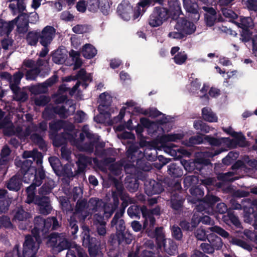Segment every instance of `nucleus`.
<instances>
[{"label":"nucleus","instance_id":"nucleus-1","mask_svg":"<svg viewBox=\"0 0 257 257\" xmlns=\"http://www.w3.org/2000/svg\"><path fill=\"white\" fill-rule=\"evenodd\" d=\"M24 159L32 158L23 161L18 159L15 160V164L18 167L21 168V173L23 175V181L25 183H29L31 180H33L32 184L27 189L28 198L26 202L28 203L32 201L34 198V189L36 186H40L42 183V180L44 178L45 173L43 170L38 171L36 174L35 168L31 166L32 161L37 159V161H41L42 155L37 150L33 151H25L23 154Z\"/></svg>","mask_w":257,"mask_h":257},{"label":"nucleus","instance_id":"nucleus-2","mask_svg":"<svg viewBox=\"0 0 257 257\" xmlns=\"http://www.w3.org/2000/svg\"><path fill=\"white\" fill-rule=\"evenodd\" d=\"M144 215L145 216L144 227L147 231H148L149 235L151 237H156L158 244L160 248L163 247L166 251L170 254H174L176 251V245L171 240H169L170 243H171V244L170 245V247L167 246L166 244V240L164 238V235L162 232V228L160 227L156 228L155 233L151 232L150 231L152 228H153L155 224V218L150 214L147 215L144 214Z\"/></svg>","mask_w":257,"mask_h":257},{"label":"nucleus","instance_id":"nucleus-3","mask_svg":"<svg viewBox=\"0 0 257 257\" xmlns=\"http://www.w3.org/2000/svg\"><path fill=\"white\" fill-rule=\"evenodd\" d=\"M35 226L32 230L33 236H27L26 240L28 237H35L38 238L39 242H40V235L41 233L42 234L46 233L52 227L53 229H56L59 226L58 221L55 217L49 218L46 220H44L41 217H37L35 219Z\"/></svg>","mask_w":257,"mask_h":257},{"label":"nucleus","instance_id":"nucleus-4","mask_svg":"<svg viewBox=\"0 0 257 257\" xmlns=\"http://www.w3.org/2000/svg\"><path fill=\"white\" fill-rule=\"evenodd\" d=\"M17 23V27L19 32L23 33L27 30L28 25V16L26 14H22L18 17L11 22H5L0 20V35H8L14 28L15 24Z\"/></svg>","mask_w":257,"mask_h":257},{"label":"nucleus","instance_id":"nucleus-5","mask_svg":"<svg viewBox=\"0 0 257 257\" xmlns=\"http://www.w3.org/2000/svg\"><path fill=\"white\" fill-rule=\"evenodd\" d=\"M64 127L65 132L63 135L64 140L70 141L72 144L75 145L74 139L76 137L77 131L73 129L72 124H66L62 121L52 122L50 124V127L52 131H58L61 127Z\"/></svg>","mask_w":257,"mask_h":257},{"label":"nucleus","instance_id":"nucleus-6","mask_svg":"<svg viewBox=\"0 0 257 257\" xmlns=\"http://www.w3.org/2000/svg\"><path fill=\"white\" fill-rule=\"evenodd\" d=\"M168 12L163 8H156L150 16L149 23L153 27L161 25L168 18Z\"/></svg>","mask_w":257,"mask_h":257},{"label":"nucleus","instance_id":"nucleus-7","mask_svg":"<svg viewBox=\"0 0 257 257\" xmlns=\"http://www.w3.org/2000/svg\"><path fill=\"white\" fill-rule=\"evenodd\" d=\"M39 248V242L36 237H28L24 244V257H36Z\"/></svg>","mask_w":257,"mask_h":257},{"label":"nucleus","instance_id":"nucleus-8","mask_svg":"<svg viewBox=\"0 0 257 257\" xmlns=\"http://www.w3.org/2000/svg\"><path fill=\"white\" fill-rule=\"evenodd\" d=\"M216 232L224 237L228 236V233L222 228L218 226L209 227L206 231L202 228H199L196 232V236L198 239L204 240L210 233Z\"/></svg>","mask_w":257,"mask_h":257},{"label":"nucleus","instance_id":"nucleus-9","mask_svg":"<svg viewBox=\"0 0 257 257\" xmlns=\"http://www.w3.org/2000/svg\"><path fill=\"white\" fill-rule=\"evenodd\" d=\"M55 29L49 26L45 27L39 34L40 43L44 47H47L52 42L55 36Z\"/></svg>","mask_w":257,"mask_h":257},{"label":"nucleus","instance_id":"nucleus-10","mask_svg":"<svg viewBox=\"0 0 257 257\" xmlns=\"http://www.w3.org/2000/svg\"><path fill=\"white\" fill-rule=\"evenodd\" d=\"M4 128V132L5 135L11 136L13 135H17L20 137H26L29 136L30 134V132L27 130L24 132V130L26 128L18 127L16 130L14 129L12 124L10 122H7V123L4 122L0 123V128Z\"/></svg>","mask_w":257,"mask_h":257},{"label":"nucleus","instance_id":"nucleus-11","mask_svg":"<svg viewBox=\"0 0 257 257\" xmlns=\"http://www.w3.org/2000/svg\"><path fill=\"white\" fill-rule=\"evenodd\" d=\"M175 29L181 31L185 35V34L190 35L193 33L196 30V27L193 23L187 21L183 18H179L175 26Z\"/></svg>","mask_w":257,"mask_h":257},{"label":"nucleus","instance_id":"nucleus-12","mask_svg":"<svg viewBox=\"0 0 257 257\" xmlns=\"http://www.w3.org/2000/svg\"><path fill=\"white\" fill-rule=\"evenodd\" d=\"M23 75V72L19 71L18 72L16 73L13 77H11L10 74L7 72L2 73L1 76L3 78L10 80L11 89L15 92H16L18 89L17 85L19 84Z\"/></svg>","mask_w":257,"mask_h":257},{"label":"nucleus","instance_id":"nucleus-13","mask_svg":"<svg viewBox=\"0 0 257 257\" xmlns=\"http://www.w3.org/2000/svg\"><path fill=\"white\" fill-rule=\"evenodd\" d=\"M34 201L39 206L40 212L43 214H48L50 213L52 207L49 204V200L48 197H44L41 198H35L30 202Z\"/></svg>","mask_w":257,"mask_h":257},{"label":"nucleus","instance_id":"nucleus-14","mask_svg":"<svg viewBox=\"0 0 257 257\" xmlns=\"http://www.w3.org/2000/svg\"><path fill=\"white\" fill-rule=\"evenodd\" d=\"M133 8L126 2L121 3L117 7V12L120 17L125 21L130 20L133 14Z\"/></svg>","mask_w":257,"mask_h":257},{"label":"nucleus","instance_id":"nucleus-15","mask_svg":"<svg viewBox=\"0 0 257 257\" xmlns=\"http://www.w3.org/2000/svg\"><path fill=\"white\" fill-rule=\"evenodd\" d=\"M112 101V97L108 92H104L99 96L98 102V110L100 113H103L107 112L108 106Z\"/></svg>","mask_w":257,"mask_h":257},{"label":"nucleus","instance_id":"nucleus-16","mask_svg":"<svg viewBox=\"0 0 257 257\" xmlns=\"http://www.w3.org/2000/svg\"><path fill=\"white\" fill-rule=\"evenodd\" d=\"M183 6L187 12L194 15L193 18L194 21H198L199 19L200 15L198 13V5L195 0H183Z\"/></svg>","mask_w":257,"mask_h":257},{"label":"nucleus","instance_id":"nucleus-17","mask_svg":"<svg viewBox=\"0 0 257 257\" xmlns=\"http://www.w3.org/2000/svg\"><path fill=\"white\" fill-rule=\"evenodd\" d=\"M202 9L206 12L205 14L206 25L209 27L212 26L216 20L215 11L212 8L203 7Z\"/></svg>","mask_w":257,"mask_h":257},{"label":"nucleus","instance_id":"nucleus-18","mask_svg":"<svg viewBox=\"0 0 257 257\" xmlns=\"http://www.w3.org/2000/svg\"><path fill=\"white\" fill-rule=\"evenodd\" d=\"M202 116L204 120L210 122H216L218 121V117L208 107H205L202 109Z\"/></svg>","mask_w":257,"mask_h":257},{"label":"nucleus","instance_id":"nucleus-19","mask_svg":"<svg viewBox=\"0 0 257 257\" xmlns=\"http://www.w3.org/2000/svg\"><path fill=\"white\" fill-rule=\"evenodd\" d=\"M82 55L87 59L94 57L97 54L96 49L91 44H85L82 49Z\"/></svg>","mask_w":257,"mask_h":257},{"label":"nucleus","instance_id":"nucleus-20","mask_svg":"<svg viewBox=\"0 0 257 257\" xmlns=\"http://www.w3.org/2000/svg\"><path fill=\"white\" fill-rule=\"evenodd\" d=\"M66 58L67 53L64 49H58L53 54V61L57 64H62Z\"/></svg>","mask_w":257,"mask_h":257},{"label":"nucleus","instance_id":"nucleus-21","mask_svg":"<svg viewBox=\"0 0 257 257\" xmlns=\"http://www.w3.org/2000/svg\"><path fill=\"white\" fill-rule=\"evenodd\" d=\"M207 239L211 243L213 249L215 248L216 249H219L222 246V242L221 238L218 236H217L214 234V232L210 233V234L207 236Z\"/></svg>","mask_w":257,"mask_h":257},{"label":"nucleus","instance_id":"nucleus-22","mask_svg":"<svg viewBox=\"0 0 257 257\" xmlns=\"http://www.w3.org/2000/svg\"><path fill=\"white\" fill-rule=\"evenodd\" d=\"M77 253L79 257H88L79 246L74 245L67 252L66 257H76L75 253Z\"/></svg>","mask_w":257,"mask_h":257},{"label":"nucleus","instance_id":"nucleus-23","mask_svg":"<svg viewBox=\"0 0 257 257\" xmlns=\"http://www.w3.org/2000/svg\"><path fill=\"white\" fill-rule=\"evenodd\" d=\"M7 191L0 190V213L6 212L8 209L9 202L6 196Z\"/></svg>","mask_w":257,"mask_h":257},{"label":"nucleus","instance_id":"nucleus-24","mask_svg":"<svg viewBox=\"0 0 257 257\" xmlns=\"http://www.w3.org/2000/svg\"><path fill=\"white\" fill-rule=\"evenodd\" d=\"M7 187L10 190L18 191L20 189L21 179L17 175L13 177L8 182Z\"/></svg>","mask_w":257,"mask_h":257},{"label":"nucleus","instance_id":"nucleus-25","mask_svg":"<svg viewBox=\"0 0 257 257\" xmlns=\"http://www.w3.org/2000/svg\"><path fill=\"white\" fill-rule=\"evenodd\" d=\"M30 217V214L25 212L22 208H18L15 211L14 215L15 220L23 221Z\"/></svg>","mask_w":257,"mask_h":257},{"label":"nucleus","instance_id":"nucleus-26","mask_svg":"<svg viewBox=\"0 0 257 257\" xmlns=\"http://www.w3.org/2000/svg\"><path fill=\"white\" fill-rule=\"evenodd\" d=\"M240 23H237L239 27L244 29H248L253 26L252 19L250 17L241 18Z\"/></svg>","mask_w":257,"mask_h":257},{"label":"nucleus","instance_id":"nucleus-27","mask_svg":"<svg viewBox=\"0 0 257 257\" xmlns=\"http://www.w3.org/2000/svg\"><path fill=\"white\" fill-rule=\"evenodd\" d=\"M39 38V33L36 32H29L27 36V41L30 45H35Z\"/></svg>","mask_w":257,"mask_h":257},{"label":"nucleus","instance_id":"nucleus-28","mask_svg":"<svg viewBox=\"0 0 257 257\" xmlns=\"http://www.w3.org/2000/svg\"><path fill=\"white\" fill-rule=\"evenodd\" d=\"M61 236L56 233L52 234L47 241L48 245L52 247H57L59 240H61Z\"/></svg>","mask_w":257,"mask_h":257},{"label":"nucleus","instance_id":"nucleus-29","mask_svg":"<svg viewBox=\"0 0 257 257\" xmlns=\"http://www.w3.org/2000/svg\"><path fill=\"white\" fill-rule=\"evenodd\" d=\"M187 59V55L184 52H178L175 55L173 59L175 63L178 65L184 64Z\"/></svg>","mask_w":257,"mask_h":257},{"label":"nucleus","instance_id":"nucleus-30","mask_svg":"<svg viewBox=\"0 0 257 257\" xmlns=\"http://www.w3.org/2000/svg\"><path fill=\"white\" fill-rule=\"evenodd\" d=\"M91 160L89 158L83 155H80L77 162L78 166L80 171H83L87 164L90 163Z\"/></svg>","mask_w":257,"mask_h":257},{"label":"nucleus","instance_id":"nucleus-31","mask_svg":"<svg viewBox=\"0 0 257 257\" xmlns=\"http://www.w3.org/2000/svg\"><path fill=\"white\" fill-rule=\"evenodd\" d=\"M253 209L251 207H245L243 209V217L244 221L246 222H250L252 220V213Z\"/></svg>","mask_w":257,"mask_h":257},{"label":"nucleus","instance_id":"nucleus-32","mask_svg":"<svg viewBox=\"0 0 257 257\" xmlns=\"http://www.w3.org/2000/svg\"><path fill=\"white\" fill-rule=\"evenodd\" d=\"M183 135L182 134H171L165 135L164 139L166 141L176 142L183 138Z\"/></svg>","mask_w":257,"mask_h":257},{"label":"nucleus","instance_id":"nucleus-33","mask_svg":"<svg viewBox=\"0 0 257 257\" xmlns=\"http://www.w3.org/2000/svg\"><path fill=\"white\" fill-rule=\"evenodd\" d=\"M99 7L104 15H107L110 10L109 4L107 0H101L99 2Z\"/></svg>","mask_w":257,"mask_h":257},{"label":"nucleus","instance_id":"nucleus-34","mask_svg":"<svg viewBox=\"0 0 257 257\" xmlns=\"http://www.w3.org/2000/svg\"><path fill=\"white\" fill-rule=\"evenodd\" d=\"M72 30L75 33L82 34L88 32L89 28L88 26L85 25H77L74 26Z\"/></svg>","mask_w":257,"mask_h":257},{"label":"nucleus","instance_id":"nucleus-35","mask_svg":"<svg viewBox=\"0 0 257 257\" xmlns=\"http://www.w3.org/2000/svg\"><path fill=\"white\" fill-rule=\"evenodd\" d=\"M77 78L82 79L85 81H91L92 77L90 74H86L84 69H81L78 73Z\"/></svg>","mask_w":257,"mask_h":257},{"label":"nucleus","instance_id":"nucleus-36","mask_svg":"<svg viewBox=\"0 0 257 257\" xmlns=\"http://www.w3.org/2000/svg\"><path fill=\"white\" fill-rule=\"evenodd\" d=\"M151 183L152 184L153 187L152 189L149 192L150 194H159L162 191V187L159 183L155 182V181H153L152 182H151Z\"/></svg>","mask_w":257,"mask_h":257},{"label":"nucleus","instance_id":"nucleus-37","mask_svg":"<svg viewBox=\"0 0 257 257\" xmlns=\"http://www.w3.org/2000/svg\"><path fill=\"white\" fill-rule=\"evenodd\" d=\"M231 242L235 245L241 246L243 248L247 250H250L251 249V246L247 244L244 241L237 238H233L231 240Z\"/></svg>","mask_w":257,"mask_h":257},{"label":"nucleus","instance_id":"nucleus-38","mask_svg":"<svg viewBox=\"0 0 257 257\" xmlns=\"http://www.w3.org/2000/svg\"><path fill=\"white\" fill-rule=\"evenodd\" d=\"M168 171L169 174L174 177H178L181 174L180 170L178 168H176L174 164H171L168 166Z\"/></svg>","mask_w":257,"mask_h":257},{"label":"nucleus","instance_id":"nucleus-39","mask_svg":"<svg viewBox=\"0 0 257 257\" xmlns=\"http://www.w3.org/2000/svg\"><path fill=\"white\" fill-rule=\"evenodd\" d=\"M252 34L253 32H250L248 29H242L241 34V38L240 39L242 41L247 42L249 41Z\"/></svg>","mask_w":257,"mask_h":257},{"label":"nucleus","instance_id":"nucleus-40","mask_svg":"<svg viewBox=\"0 0 257 257\" xmlns=\"http://www.w3.org/2000/svg\"><path fill=\"white\" fill-rule=\"evenodd\" d=\"M172 234L173 236L177 239H180L182 237V233L181 229L176 226H173L172 228Z\"/></svg>","mask_w":257,"mask_h":257},{"label":"nucleus","instance_id":"nucleus-41","mask_svg":"<svg viewBox=\"0 0 257 257\" xmlns=\"http://www.w3.org/2000/svg\"><path fill=\"white\" fill-rule=\"evenodd\" d=\"M76 215V214H75L73 216L71 217L70 220L69 221V225L72 229L71 233L73 234H75V233H76L78 230V226L76 225V222L75 217Z\"/></svg>","mask_w":257,"mask_h":257},{"label":"nucleus","instance_id":"nucleus-42","mask_svg":"<svg viewBox=\"0 0 257 257\" xmlns=\"http://www.w3.org/2000/svg\"><path fill=\"white\" fill-rule=\"evenodd\" d=\"M83 241L86 243L91 244L92 241L90 238L89 231L87 226H83Z\"/></svg>","mask_w":257,"mask_h":257},{"label":"nucleus","instance_id":"nucleus-43","mask_svg":"<svg viewBox=\"0 0 257 257\" xmlns=\"http://www.w3.org/2000/svg\"><path fill=\"white\" fill-rule=\"evenodd\" d=\"M233 137L236 140L238 144L241 146H245L246 145V142L245 141V138L244 136L242 134V133H236Z\"/></svg>","mask_w":257,"mask_h":257},{"label":"nucleus","instance_id":"nucleus-44","mask_svg":"<svg viewBox=\"0 0 257 257\" xmlns=\"http://www.w3.org/2000/svg\"><path fill=\"white\" fill-rule=\"evenodd\" d=\"M233 137L236 140L238 144L241 146H245L246 145V142L245 141V138L244 136L242 134V133H236Z\"/></svg>","mask_w":257,"mask_h":257},{"label":"nucleus","instance_id":"nucleus-45","mask_svg":"<svg viewBox=\"0 0 257 257\" xmlns=\"http://www.w3.org/2000/svg\"><path fill=\"white\" fill-rule=\"evenodd\" d=\"M56 113L59 114L62 117H66L69 115L67 110L62 105H59L55 108Z\"/></svg>","mask_w":257,"mask_h":257},{"label":"nucleus","instance_id":"nucleus-46","mask_svg":"<svg viewBox=\"0 0 257 257\" xmlns=\"http://www.w3.org/2000/svg\"><path fill=\"white\" fill-rule=\"evenodd\" d=\"M200 86V83L198 79L193 81L190 85V91L193 93H199V88Z\"/></svg>","mask_w":257,"mask_h":257},{"label":"nucleus","instance_id":"nucleus-47","mask_svg":"<svg viewBox=\"0 0 257 257\" xmlns=\"http://www.w3.org/2000/svg\"><path fill=\"white\" fill-rule=\"evenodd\" d=\"M10 153L11 151L9 148L7 146H4L2 150L1 153V159L3 161H7L8 157L10 154Z\"/></svg>","mask_w":257,"mask_h":257},{"label":"nucleus","instance_id":"nucleus-48","mask_svg":"<svg viewBox=\"0 0 257 257\" xmlns=\"http://www.w3.org/2000/svg\"><path fill=\"white\" fill-rule=\"evenodd\" d=\"M223 15L229 19H234L237 18V15L232 10L227 9H223L222 10Z\"/></svg>","mask_w":257,"mask_h":257},{"label":"nucleus","instance_id":"nucleus-49","mask_svg":"<svg viewBox=\"0 0 257 257\" xmlns=\"http://www.w3.org/2000/svg\"><path fill=\"white\" fill-rule=\"evenodd\" d=\"M49 162L52 167L55 171H56L57 169L59 168V167L60 165L59 160L55 157H50L49 158Z\"/></svg>","mask_w":257,"mask_h":257},{"label":"nucleus","instance_id":"nucleus-50","mask_svg":"<svg viewBox=\"0 0 257 257\" xmlns=\"http://www.w3.org/2000/svg\"><path fill=\"white\" fill-rule=\"evenodd\" d=\"M168 36L172 39H180L183 38L184 37V35L181 31L176 30L169 33Z\"/></svg>","mask_w":257,"mask_h":257},{"label":"nucleus","instance_id":"nucleus-51","mask_svg":"<svg viewBox=\"0 0 257 257\" xmlns=\"http://www.w3.org/2000/svg\"><path fill=\"white\" fill-rule=\"evenodd\" d=\"M69 246V243L63 235L61 237V240H59L58 246L60 250L67 248Z\"/></svg>","mask_w":257,"mask_h":257},{"label":"nucleus","instance_id":"nucleus-52","mask_svg":"<svg viewBox=\"0 0 257 257\" xmlns=\"http://www.w3.org/2000/svg\"><path fill=\"white\" fill-rule=\"evenodd\" d=\"M172 207L175 210L179 209L182 206V201L181 200L176 199L175 197L171 198Z\"/></svg>","mask_w":257,"mask_h":257},{"label":"nucleus","instance_id":"nucleus-53","mask_svg":"<svg viewBox=\"0 0 257 257\" xmlns=\"http://www.w3.org/2000/svg\"><path fill=\"white\" fill-rule=\"evenodd\" d=\"M77 10L80 12L83 13L86 9V4L84 0H79L76 5Z\"/></svg>","mask_w":257,"mask_h":257},{"label":"nucleus","instance_id":"nucleus-54","mask_svg":"<svg viewBox=\"0 0 257 257\" xmlns=\"http://www.w3.org/2000/svg\"><path fill=\"white\" fill-rule=\"evenodd\" d=\"M205 138L207 140L210 144L215 146L219 145L220 144L221 141L227 140V139L224 138H221V140H217L214 138H210L209 136H206Z\"/></svg>","mask_w":257,"mask_h":257},{"label":"nucleus","instance_id":"nucleus-55","mask_svg":"<svg viewBox=\"0 0 257 257\" xmlns=\"http://www.w3.org/2000/svg\"><path fill=\"white\" fill-rule=\"evenodd\" d=\"M202 249L206 253H211L214 251V249L212 246L207 243H202L201 244Z\"/></svg>","mask_w":257,"mask_h":257},{"label":"nucleus","instance_id":"nucleus-56","mask_svg":"<svg viewBox=\"0 0 257 257\" xmlns=\"http://www.w3.org/2000/svg\"><path fill=\"white\" fill-rule=\"evenodd\" d=\"M39 73V71L37 69L31 70L27 72L26 78L27 79H34Z\"/></svg>","mask_w":257,"mask_h":257},{"label":"nucleus","instance_id":"nucleus-57","mask_svg":"<svg viewBox=\"0 0 257 257\" xmlns=\"http://www.w3.org/2000/svg\"><path fill=\"white\" fill-rule=\"evenodd\" d=\"M74 118L76 122H81L85 118V114L83 111H78L76 113Z\"/></svg>","mask_w":257,"mask_h":257},{"label":"nucleus","instance_id":"nucleus-58","mask_svg":"<svg viewBox=\"0 0 257 257\" xmlns=\"http://www.w3.org/2000/svg\"><path fill=\"white\" fill-rule=\"evenodd\" d=\"M247 6L250 10L257 11V0H247Z\"/></svg>","mask_w":257,"mask_h":257},{"label":"nucleus","instance_id":"nucleus-59","mask_svg":"<svg viewBox=\"0 0 257 257\" xmlns=\"http://www.w3.org/2000/svg\"><path fill=\"white\" fill-rule=\"evenodd\" d=\"M48 99L44 96H41L35 99V103L38 105H44L48 102Z\"/></svg>","mask_w":257,"mask_h":257},{"label":"nucleus","instance_id":"nucleus-60","mask_svg":"<svg viewBox=\"0 0 257 257\" xmlns=\"http://www.w3.org/2000/svg\"><path fill=\"white\" fill-rule=\"evenodd\" d=\"M85 134L88 138H91V134L89 132L88 127L87 126H84L82 128V133L80 135V138L81 141L83 140Z\"/></svg>","mask_w":257,"mask_h":257},{"label":"nucleus","instance_id":"nucleus-61","mask_svg":"<svg viewBox=\"0 0 257 257\" xmlns=\"http://www.w3.org/2000/svg\"><path fill=\"white\" fill-rule=\"evenodd\" d=\"M70 152L68 150L64 147L61 148V155L63 159L66 160H69L70 158Z\"/></svg>","mask_w":257,"mask_h":257},{"label":"nucleus","instance_id":"nucleus-62","mask_svg":"<svg viewBox=\"0 0 257 257\" xmlns=\"http://www.w3.org/2000/svg\"><path fill=\"white\" fill-rule=\"evenodd\" d=\"M98 233L100 235H104L106 233L105 223L99 224L97 227Z\"/></svg>","mask_w":257,"mask_h":257},{"label":"nucleus","instance_id":"nucleus-63","mask_svg":"<svg viewBox=\"0 0 257 257\" xmlns=\"http://www.w3.org/2000/svg\"><path fill=\"white\" fill-rule=\"evenodd\" d=\"M61 19L65 21H71L73 19V17L72 14L68 12H64L61 14Z\"/></svg>","mask_w":257,"mask_h":257},{"label":"nucleus","instance_id":"nucleus-64","mask_svg":"<svg viewBox=\"0 0 257 257\" xmlns=\"http://www.w3.org/2000/svg\"><path fill=\"white\" fill-rule=\"evenodd\" d=\"M1 222L2 224L6 227H10L11 226L12 224L10 218L7 216L2 218Z\"/></svg>","mask_w":257,"mask_h":257}]
</instances>
